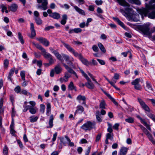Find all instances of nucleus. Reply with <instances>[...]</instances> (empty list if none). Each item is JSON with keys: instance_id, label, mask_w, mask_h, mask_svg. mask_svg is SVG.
<instances>
[{"instance_id": "obj_12", "label": "nucleus", "mask_w": 155, "mask_h": 155, "mask_svg": "<svg viewBox=\"0 0 155 155\" xmlns=\"http://www.w3.org/2000/svg\"><path fill=\"white\" fill-rule=\"evenodd\" d=\"M63 64L68 72L71 74H73L77 78H78V77L77 74L73 69L65 64L64 63Z\"/></svg>"}, {"instance_id": "obj_35", "label": "nucleus", "mask_w": 155, "mask_h": 155, "mask_svg": "<svg viewBox=\"0 0 155 155\" xmlns=\"http://www.w3.org/2000/svg\"><path fill=\"white\" fill-rule=\"evenodd\" d=\"M98 45L101 50L103 53H105L106 52V49L103 45L100 42L98 43Z\"/></svg>"}, {"instance_id": "obj_9", "label": "nucleus", "mask_w": 155, "mask_h": 155, "mask_svg": "<svg viewBox=\"0 0 155 155\" xmlns=\"http://www.w3.org/2000/svg\"><path fill=\"white\" fill-rule=\"evenodd\" d=\"M62 56L64 60L67 62V64L70 66H72V62L74 61V59L73 58H70L69 56L66 54H63Z\"/></svg>"}, {"instance_id": "obj_27", "label": "nucleus", "mask_w": 155, "mask_h": 155, "mask_svg": "<svg viewBox=\"0 0 155 155\" xmlns=\"http://www.w3.org/2000/svg\"><path fill=\"white\" fill-rule=\"evenodd\" d=\"M15 68H13L10 70L9 73V74L8 77V79L11 81H12V77L14 74V72L15 71Z\"/></svg>"}, {"instance_id": "obj_15", "label": "nucleus", "mask_w": 155, "mask_h": 155, "mask_svg": "<svg viewBox=\"0 0 155 155\" xmlns=\"http://www.w3.org/2000/svg\"><path fill=\"white\" fill-rule=\"evenodd\" d=\"M137 117L139 119L141 123L143 124V125L146 127L149 130L151 131V129L149 125L147 124V123L139 115H137Z\"/></svg>"}, {"instance_id": "obj_38", "label": "nucleus", "mask_w": 155, "mask_h": 155, "mask_svg": "<svg viewBox=\"0 0 155 155\" xmlns=\"http://www.w3.org/2000/svg\"><path fill=\"white\" fill-rule=\"evenodd\" d=\"M77 100L79 101V102L80 103V101H85L86 97L84 96H82L80 95H79L77 97Z\"/></svg>"}, {"instance_id": "obj_61", "label": "nucleus", "mask_w": 155, "mask_h": 155, "mask_svg": "<svg viewBox=\"0 0 155 155\" xmlns=\"http://www.w3.org/2000/svg\"><path fill=\"white\" fill-rule=\"evenodd\" d=\"M17 142L19 144L20 147L21 148H23V146L22 142L19 140H17Z\"/></svg>"}, {"instance_id": "obj_24", "label": "nucleus", "mask_w": 155, "mask_h": 155, "mask_svg": "<svg viewBox=\"0 0 155 155\" xmlns=\"http://www.w3.org/2000/svg\"><path fill=\"white\" fill-rule=\"evenodd\" d=\"M85 85L88 88L91 89H93L95 87L94 85L91 81L86 82L85 84Z\"/></svg>"}, {"instance_id": "obj_7", "label": "nucleus", "mask_w": 155, "mask_h": 155, "mask_svg": "<svg viewBox=\"0 0 155 155\" xmlns=\"http://www.w3.org/2000/svg\"><path fill=\"white\" fill-rule=\"evenodd\" d=\"M140 81V79L137 78L131 82V84L134 86V88L136 90H140L142 88L141 85L139 84Z\"/></svg>"}, {"instance_id": "obj_60", "label": "nucleus", "mask_w": 155, "mask_h": 155, "mask_svg": "<svg viewBox=\"0 0 155 155\" xmlns=\"http://www.w3.org/2000/svg\"><path fill=\"white\" fill-rule=\"evenodd\" d=\"M119 125L118 124L116 123L113 126V128L114 129L118 130Z\"/></svg>"}, {"instance_id": "obj_51", "label": "nucleus", "mask_w": 155, "mask_h": 155, "mask_svg": "<svg viewBox=\"0 0 155 155\" xmlns=\"http://www.w3.org/2000/svg\"><path fill=\"white\" fill-rule=\"evenodd\" d=\"M24 107V109L23 110V112H25L28 109L30 110V109L31 107V106L29 105H26L25 106H23Z\"/></svg>"}, {"instance_id": "obj_26", "label": "nucleus", "mask_w": 155, "mask_h": 155, "mask_svg": "<svg viewBox=\"0 0 155 155\" xmlns=\"http://www.w3.org/2000/svg\"><path fill=\"white\" fill-rule=\"evenodd\" d=\"M146 87H145V90L149 92H150L152 91V89L151 86V84L149 83L147 81L146 83Z\"/></svg>"}, {"instance_id": "obj_20", "label": "nucleus", "mask_w": 155, "mask_h": 155, "mask_svg": "<svg viewBox=\"0 0 155 155\" xmlns=\"http://www.w3.org/2000/svg\"><path fill=\"white\" fill-rule=\"evenodd\" d=\"M69 77V75L68 73H66L64 74V76L63 78H61L60 79V81L61 83L63 82H67L68 80Z\"/></svg>"}, {"instance_id": "obj_33", "label": "nucleus", "mask_w": 155, "mask_h": 155, "mask_svg": "<svg viewBox=\"0 0 155 155\" xmlns=\"http://www.w3.org/2000/svg\"><path fill=\"white\" fill-rule=\"evenodd\" d=\"M128 1L130 3L135 4L137 5H140L141 2L140 0H128Z\"/></svg>"}, {"instance_id": "obj_59", "label": "nucleus", "mask_w": 155, "mask_h": 155, "mask_svg": "<svg viewBox=\"0 0 155 155\" xmlns=\"http://www.w3.org/2000/svg\"><path fill=\"white\" fill-rule=\"evenodd\" d=\"M74 33H78L81 32L82 30L80 28H74Z\"/></svg>"}, {"instance_id": "obj_14", "label": "nucleus", "mask_w": 155, "mask_h": 155, "mask_svg": "<svg viewBox=\"0 0 155 155\" xmlns=\"http://www.w3.org/2000/svg\"><path fill=\"white\" fill-rule=\"evenodd\" d=\"M60 139L61 143H63L64 146L66 145V144L68 143V141H70L69 138L67 135L65 136L64 137H60Z\"/></svg>"}, {"instance_id": "obj_57", "label": "nucleus", "mask_w": 155, "mask_h": 155, "mask_svg": "<svg viewBox=\"0 0 155 155\" xmlns=\"http://www.w3.org/2000/svg\"><path fill=\"white\" fill-rule=\"evenodd\" d=\"M95 3L98 5H101L103 3V1L101 0H96L95 1Z\"/></svg>"}, {"instance_id": "obj_8", "label": "nucleus", "mask_w": 155, "mask_h": 155, "mask_svg": "<svg viewBox=\"0 0 155 155\" xmlns=\"http://www.w3.org/2000/svg\"><path fill=\"white\" fill-rule=\"evenodd\" d=\"M42 55L44 56V57L46 59L48 60L49 61H51L54 62L55 60L54 59V57L52 55L46 51L42 53Z\"/></svg>"}, {"instance_id": "obj_4", "label": "nucleus", "mask_w": 155, "mask_h": 155, "mask_svg": "<svg viewBox=\"0 0 155 155\" xmlns=\"http://www.w3.org/2000/svg\"><path fill=\"white\" fill-rule=\"evenodd\" d=\"M150 24V23H147L142 25H140L139 27V30L141 31L142 33L148 37L150 36V29L149 26Z\"/></svg>"}, {"instance_id": "obj_19", "label": "nucleus", "mask_w": 155, "mask_h": 155, "mask_svg": "<svg viewBox=\"0 0 155 155\" xmlns=\"http://www.w3.org/2000/svg\"><path fill=\"white\" fill-rule=\"evenodd\" d=\"M49 15L50 17L56 19H58L60 18V14L56 12H53Z\"/></svg>"}, {"instance_id": "obj_62", "label": "nucleus", "mask_w": 155, "mask_h": 155, "mask_svg": "<svg viewBox=\"0 0 155 155\" xmlns=\"http://www.w3.org/2000/svg\"><path fill=\"white\" fill-rule=\"evenodd\" d=\"M57 132H55L53 134V138L52 139V141L53 142H54L56 140V137H57Z\"/></svg>"}, {"instance_id": "obj_53", "label": "nucleus", "mask_w": 155, "mask_h": 155, "mask_svg": "<svg viewBox=\"0 0 155 155\" xmlns=\"http://www.w3.org/2000/svg\"><path fill=\"white\" fill-rule=\"evenodd\" d=\"M139 126L140 128H141V129L143 130L144 132L145 133V134L147 132H147L148 131L142 125H140Z\"/></svg>"}, {"instance_id": "obj_10", "label": "nucleus", "mask_w": 155, "mask_h": 155, "mask_svg": "<svg viewBox=\"0 0 155 155\" xmlns=\"http://www.w3.org/2000/svg\"><path fill=\"white\" fill-rule=\"evenodd\" d=\"M37 40L46 47L48 46L49 45V41L45 38L42 37H39L37 38Z\"/></svg>"}, {"instance_id": "obj_50", "label": "nucleus", "mask_w": 155, "mask_h": 155, "mask_svg": "<svg viewBox=\"0 0 155 155\" xmlns=\"http://www.w3.org/2000/svg\"><path fill=\"white\" fill-rule=\"evenodd\" d=\"M14 91L17 93L21 92V90L20 87L19 86H17L14 89Z\"/></svg>"}, {"instance_id": "obj_13", "label": "nucleus", "mask_w": 155, "mask_h": 155, "mask_svg": "<svg viewBox=\"0 0 155 155\" xmlns=\"http://www.w3.org/2000/svg\"><path fill=\"white\" fill-rule=\"evenodd\" d=\"M18 7V5L16 4L13 3L10 5L8 6V8L9 11H11L13 12H15L17 10Z\"/></svg>"}, {"instance_id": "obj_23", "label": "nucleus", "mask_w": 155, "mask_h": 155, "mask_svg": "<svg viewBox=\"0 0 155 155\" xmlns=\"http://www.w3.org/2000/svg\"><path fill=\"white\" fill-rule=\"evenodd\" d=\"M54 119V118L53 115L52 114L51 115V116L50 117V118H49V126H47V128H51L53 127V120Z\"/></svg>"}, {"instance_id": "obj_6", "label": "nucleus", "mask_w": 155, "mask_h": 155, "mask_svg": "<svg viewBox=\"0 0 155 155\" xmlns=\"http://www.w3.org/2000/svg\"><path fill=\"white\" fill-rule=\"evenodd\" d=\"M62 70L61 67L58 64L51 71L50 76L51 77H53L54 76V73L55 72L57 74H59L60 73Z\"/></svg>"}, {"instance_id": "obj_56", "label": "nucleus", "mask_w": 155, "mask_h": 155, "mask_svg": "<svg viewBox=\"0 0 155 155\" xmlns=\"http://www.w3.org/2000/svg\"><path fill=\"white\" fill-rule=\"evenodd\" d=\"M97 60L101 64L104 65L105 64V62L104 60L99 59H97Z\"/></svg>"}, {"instance_id": "obj_39", "label": "nucleus", "mask_w": 155, "mask_h": 155, "mask_svg": "<svg viewBox=\"0 0 155 155\" xmlns=\"http://www.w3.org/2000/svg\"><path fill=\"white\" fill-rule=\"evenodd\" d=\"M35 20L36 23L38 25H40L42 23V21L40 17L35 18Z\"/></svg>"}, {"instance_id": "obj_54", "label": "nucleus", "mask_w": 155, "mask_h": 155, "mask_svg": "<svg viewBox=\"0 0 155 155\" xmlns=\"http://www.w3.org/2000/svg\"><path fill=\"white\" fill-rule=\"evenodd\" d=\"M54 28V27L52 26H49L46 27L45 28V30L46 31H48L51 29H53Z\"/></svg>"}, {"instance_id": "obj_47", "label": "nucleus", "mask_w": 155, "mask_h": 155, "mask_svg": "<svg viewBox=\"0 0 155 155\" xmlns=\"http://www.w3.org/2000/svg\"><path fill=\"white\" fill-rule=\"evenodd\" d=\"M20 76L21 77V79L23 81L25 80V72L24 71H21L20 72Z\"/></svg>"}, {"instance_id": "obj_43", "label": "nucleus", "mask_w": 155, "mask_h": 155, "mask_svg": "<svg viewBox=\"0 0 155 155\" xmlns=\"http://www.w3.org/2000/svg\"><path fill=\"white\" fill-rule=\"evenodd\" d=\"M3 153L4 155H8V148L7 146H5L3 149Z\"/></svg>"}, {"instance_id": "obj_42", "label": "nucleus", "mask_w": 155, "mask_h": 155, "mask_svg": "<svg viewBox=\"0 0 155 155\" xmlns=\"http://www.w3.org/2000/svg\"><path fill=\"white\" fill-rule=\"evenodd\" d=\"M106 138L111 140L113 139V135L110 133H107L106 135Z\"/></svg>"}, {"instance_id": "obj_30", "label": "nucleus", "mask_w": 155, "mask_h": 155, "mask_svg": "<svg viewBox=\"0 0 155 155\" xmlns=\"http://www.w3.org/2000/svg\"><path fill=\"white\" fill-rule=\"evenodd\" d=\"M113 19L116 22H117L122 28H124L125 26L124 24L122 22H121L117 18H114Z\"/></svg>"}, {"instance_id": "obj_48", "label": "nucleus", "mask_w": 155, "mask_h": 155, "mask_svg": "<svg viewBox=\"0 0 155 155\" xmlns=\"http://www.w3.org/2000/svg\"><path fill=\"white\" fill-rule=\"evenodd\" d=\"M29 112L32 114H34L36 112V110L31 106L29 110Z\"/></svg>"}, {"instance_id": "obj_2", "label": "nucleus", "mask_w": 155, "mask_h": 155, "mask_svg": "<svg viewBox=\"0 0 155 155\" xmlns=\"http://www.w3.org/2000/svg\"><path fill=\"white\" fill-rule=\"evenodd\" d=\"M62 43L64 47L75 57L79 58L83 64L87 66L89 65L90 64V62L87 59L84 58L81 54H79L76 52L69 45L64 42H62Z\"/></svg>"}, {"instance_id": "obj_21", "label": "nucleus", "mask_w": 155, "mask_h": 155, "mask_svg": "<svg viewBox=\"0 0 155 155\" xmlns=\"http://www.w3.org/2000/svg\"><path fill=\"white\" fill-rule=\"evenodd\" d=\"M96 118L98 123H101L102 121L101 118L102 117L101 116V114L100 112L98 110H97L96 112Z\"/></svg>"}, {"instance_id": "obj_41", "label": "nucleus", "mask_w": 155, "mask_h": 155, "mask_svg": "<svg viewBox=\"0 0 155 155\" xmlns=\"http://www.w3.org/2000/svg\"><path fill=\"white\" fill-rule=\"evenodd\" d=\"M57 58L61 61H62V57L61 55L57 51L54 54Z\"/></svg>"}, {"instance_id": "obj_44", "label": "nucleus", "mask_w": 155, "mask_h": 155, "mask_svg": "<svg viewBox=\"0 0 155 155\" xmlns=\"http://www.w3.org/2000/svg\"><path fill=\"white\" fill-rule=\"evenodd\" d=\"M45 106L43 104H41L40 105V111L41 114H44L45 112Z\"/></svg>"}, {"instance_id": "obj_22", "label": "nucleus", "mask_w": 155, "mask_h": 155, "mask_svg": "<svg viewBox=\"0 0 155 155\" xmlns=\"http://www.w3.org/2000/svg\"><path fill=\"white\" fill-rule=\"evenodd\" d=\"M51 105L50 103L48 102L46 104V115L49 116L51 113Z\"/></svg>"}, {"instance_id": "obj_45", "label": "nucleus", "mask_w": 155, "mask_h": 155, "mask_svg": "<svg viewBox=\"0 0 155 155\" xmlns=\"http://www.w3.org/2000/svg\"><path fill=\"white\" fill-rule=\"evenodd\" d=\"M24 94L26 95H27L28 94L30 95V96H31V94L30 93H28V91L25 90H22L21 91L20 94Z\"/></svg>"}, {"instance_id": "obj_18", "label": "nucleus", "mask_w": 155, "mask_h": 155, "mask_svg": "<svg viewBox=\"0 0 155 155\" xmlns=\"http://www.w3.org/2000/svg\"><path fill=\"white\" fill-rule=\"evenodd\" d=\"M30 30L31 31V38H32L36 35L35 31L34 29V24L33 23H30Z\"/></svg>"}, {"instance_id": "obj_37", "label": "nucleus", "mask_w": 155, "mask_h": 155, "mask_svg": "<svg viewBox=\"0 0 155 155\" xmlns=\"http://www.w3.org/2000/svg\"><path fill=\"white\" fill-rule=\"evenodd\" d=\"M106 103L104 100H102L100 102L99 105L100 108L102 109H105Z\"/></svg>"}, {"instance_id": "obj_52", "label": "nucleus", "mask_w": 155, "mask_h": 155, "mask_svg": "<svg viewBox=\"0 0 155 155\" xmlns=\"http://www.w3.org/2000/svg\"><path fill=\"white\" fill-rule=\"evenodd\" d=\"M92 48L94 51L97 52H98L99 51L98 48L97 46L96 45H93L92 46Z\"/></svg>"}, {"instance_id": "obj_63", "label": "nucleus", "mask_w": 155, "mask_h": 155, "mask_svg": "<svg viewBox=\"0 0 155 155\" xmlns=\"http://www.w3.org/2000/svg\"><path fill=\"white\" fill-rule=\"evenodd\" d=\"M34 14L35 16V18H38L39 15V12L37 11H35L34 12Z\"/></svg>"}, {"instance_id": "obj_55", "label": "nucleus", "mask_w": 155, "mask_h": 155, "mask_svg": "<svg viewBox=\"0 0 155 155\" xmlns=\"http://www.w3.org/2000/svg\"><path fill=\"white\" fill-rule=\"evenodd\" d=\"M8 61L7 59H5L4 61V65L5 68H7L8 64Z\"/></svg>"}, {"instance_id": "obj_1", "label": "nucleus", "mask_w": 155, "mask_h": 155, "mask_svg": "<svg viewBox=\"0 0 155 155\" xmlns=\"http://www.w3.org/2000/svg\"><path fill=\"white\" fill-rule=\"evenodd\" d=\"M146 8H142L139 9L138 12L140 14L142 18H143L144 17H146L149 12L148 16L151 19L155 18V4L153 5L150 4V5L146 6Z\"/></svg>"}, {"instance_id": "obj_5", "label": "nucleus", "mask_w": 155, "mask_h": 155, "mask_svg": "<svg viewBox=\"0 0 155 155\" xmlns=\"http://www.w3.org/2000/svg\"><path fill=\"white\" fill-rule=\"evenodd\" d=\"M95 123L94 122L90 121H87L84 124L81 128L85 131L90 130L95 127Z\"/></svg>"}, {"instance_id": "obj_58", "label": "nucleus", "mask_w": 155, "mask_h": 155, "mask_svg": "<svg viewBox=\"0 0 155 155\" xmlns=\"http://www.w3.org/2000/svg\"><path fill=\"white\" fill-rule=\"evenodd\" d=\"M101 134H99L96 137V141H98L101 137Z\"/></svg>"}, {"instance_id": "obj_40", "label": "nucleus", "mask_w": 155, "mask_h": 155, "mask_svg": "<svg viewBox=\"0 0 155 155\" xmlns=\"http://www.w3.org/2000/svg\"><path fill=\"white\" fill-rule=\"evenodd\" d=\"M38 119V117L37 116L34 117L31 116L29 117L30 121L31 123H34L36 122Z\"/></svg>"}, {"instance_id": "obj_3", "label": "nucleus", "mask_w": 155, "mask_h": 155, "mask_svg": "<svg viewBox=\"0 0 155 155\" xmlns=\"http://www.w3.org/2000/svg\"><path fill=\"white\" fill-rule=\"evenodd\" d=\"M138 101L142 108L146 111L147 115L155 122V115L150 112V109L149 107L141 99L138 98Z\"/></svg>"}, {"instance_id": "obj_17", "label": "nucleus", "mask_w": 155, "mask_h": 155, "mask_svg": "<svg viewBox=\"0 0 155 155\" xmlns=\"http://www.w3.org/2000/svg\"><path fill=\"white\" fill-rule=\"evenodd\" d=\"M76 108L77 109L74 113L75 115L77 113L81 114L84 110V107L80 105L77 106Z\"/></svg>"}, {"instance_id": "obj_31", "label": "nucleus", "mask_w": 155, "mask_h": 155, "mask_svg": "<svg viewBox=\"0 0 155 155\" xmlns=\"http://www.w3.org/2000/svg\"><path fill=\"white\" fill-rule=\"evenodd\" d=\"M62 20L61 21V24L62 25H65L66 22V20L67 19V16L66 14H64L62 16Z\"/></svg>"}, {"instance_id": "obj_36", "label": "nucleus", "mask_w": 155, "mask_h": 155, "mask_svg": "<svg viewBox=\"0 0 155 155\" xmlns=\"http://www.w3.org/2000/svg\"><path fill=\"white\" fill-rule=\"evenodd\" d=\"M18 38L21 43L22 44H23L24 41L23 38V36L20 32L18 33Z\"/></svg>"}, {"instance_id": "obj_49", "label": "nucleus", "mask_w": 155, "mask_h": 155, "mask_svg": "<svg viewBox=\"0 0 155 155\" xmlns=\"http://www.w3.org/2000/svg\"><path fill=\"white\" fill-rule=\"evenodd\" d=\"M0 8L2 9V12L3 13L5 12V10L7 9V7L3 4H2L0 5Z\"/></svg>"}, {"instance_id": "obj_46", "label": "nucleus", "mask_w": 155, "mask_h": 155, "mask_svg": "<svg viewBox=\"0 0 155 155\" xmlns=\"http://www.w3.org/2000/svg\"><path fill=\"white\" fill-rule=\"evenodd\" d=\"M125 121L129 123H132L134 122V119L131 117H129L128 118L126 119Z\"/></svg>"}, {"instance_id": "obj_25", "label": "nucleus", "mask_w": 155, "mask_h": 155, "mask_svg": "<svg viewBox=\"0 0 155 155\" xmlns=\"http://www.w3.org/2000/svg\"><path fill=\"white\" fill-rule=\"evenodd\" d=\"M33 44L37 48L41 50L42 53L45 52L46 50L41 45L38 44H35L34 43H33Z\"/></svg>"}, {"instance_id": "obj_34", "label": "nucleus", "mask_w": 155, "mask_h": 155, "mask_svg": "<svg viewBox=\"0 0 155 155\" xmlns=\"http://www.w3.org/2000/svg\"><path fill=\"white\" fill-rule=\"evenodd\" d=\"M48 2H42L41 3V9L43 10H45L47 9Z\"/></svg>"}, {"instance_id": "obj_64", "label": "nucleus", "mask_w": 155, "mask_h": 155, "mask_svg": "<svg viewBox=\"0 0 155 155\" xmlns=\"http://www.w3.org/2000/svg\"><path fill=\"white\" fill-rule=\"evenodd\" d=\"M77 150L78 153L79 154H81L83 151V149L81 147H79L78 148Z\"/></svg>"}, {"instance_id": "obj_32", "label": "nucleus", "mask_w": 155, "mask_h": 155, "mask_svg": "<svg viewBox=\"0 0 155 155\" xmlns=\"http://www.w3.org/2000/svg\"><path fill=\"white\" fill-rule=\"evenodd\" d=\"M74 8L76 11L78 12L79 14L84 15H85L84 11L80 8H79L78 6H74Z\"/></svg>"}, {"instance_id": "obj_11", "label": "nucleus", "mask_w": 155, "mask_h": 155, "mask_svg": "<svg viewBox=\"0 0 155 155\" xmlns=\"http://www.w3.org/2000/svg\"><path fill=\"white\" fill-rule=\"evenodd\" d=\"M63 64L68 72L71 74H73L77 78H78V77L77 74L73 69L65 64L64 63Z\"/></svg>"}, {"instance_id": "obj_29", "label": "nucleus", "mask_w": 155, "mask_h": 155, "mask_svg": "<svg viewBox=\"0 0 155 155\" xmlns=\"http://www.w3.org/2000/svg\"><path fill=\"white\" fill-rule=\"evenodd\" d=\"M145 134L148 137L149 140L151 141L153 143L155 144V140L153 139V137L149 132H147V133H146Z\"/></svg>"}, {"instance_id": "obj_28", "label": "nucleus", "mask_w": 155, "mask_h": 155, "mask_svg": "<svg viewBox=\"0 0 155 155\" xmlns=\"http://www.w3.org/2000/svg\"><path fill=\"white\" fill-rule=\"evenodd\" d=\"M68 88L69 90L72 91L74 90L75 91H77L75 87L74 86L73 82L71 81L68 85Z\"/></svg>"}, {"instance_id": "obj_16", "label": "nucleus", "mask_w": 155, "mask_h": 155, "mask_svg": "<svg viewBox=\"0 0 155 155\" xmlns=\"http://www.w3.org/2000/svg\"><path fill=\"white\" fill-rule=\"evenodd\" d=\"M128 148L125 147H122L120 148L119 155H126Z\"/></svg>"}]
</instances>
